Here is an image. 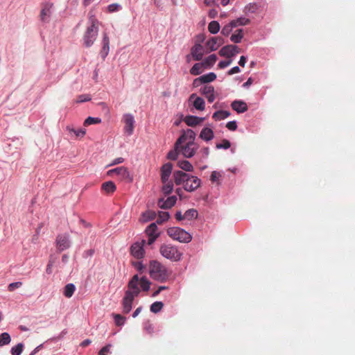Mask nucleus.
<instances>
[{
	"label": "nucleus",
	"mask_w": 355,
	"mask_h": 355,
	"mask_svg": "<svg viewBox=\"0 0 355 355\" xmlns=\"http://www.w3.org/2000/svg\"><path fill=\"white\" fill-rule=\"evenodd\" d=\"M173 165L168 162L164 164L161 168V180L163 183H166L171 174Z\"/></svg>",
	"instance_id": "21"
},
{
	"label": "nucleus",
	"mask_w": 355,
	"mask_h": 355,
	"mask_svg": "<svg viewBox=\"0 0 355 355\" xmlns=\"http://www.w3.org/2000/svg\"><path fill=\"white\" fill-rule=\"evenodd\" d=\"M177 201V197L175 196H171L167 198L166 200L164 198H159L157 202V205L159 208L163 209H170L173 207Z\"/></svg>",
	"instance_id": "17"
},
{
	"label": "nucleus",
	"mask_w": 355,
	"mask_h": 355,
	"mask_svg": "<svg viewBox=\"0 0 355 355\" xmlns=\"http://www.w3.org/2000/svg\"><path fill=\"white\" fill-rule=\"evenodd\" d=\"M232 108L237 113H243L248 110V105L245 102L240 100H235L231 104Z\"/></svg>",
	"instance_id": "25"
},
{
	"label": "nucleus",
	"mask_w": 355,
	"mask_h": 355,
	"mask_svg": "<svg viewBox=\"0 0 355 355\" xmlns=\"http://www.w3.org/2000/svg\"><path fill=\"white\" fill-rule=\"evenodd\" d=\"M24 349V344L21 343H18L15 346H13L10 349L12 355H20Z\"/></svg>",
	"instance_id": "43"
},
{
	"label": "nucleus",
	"mask_w": 355,
	"mask_h": 355,
	"mask_svg": "<svg viewBox=\"0 0 355 355\" xmlns=\"http://www.w3.org/2000/svg\"><path fill=\"white\" fill-rule=\"evenodd\" d=\"M132 266L140 272H143L145 266L141 261H133Z\"/></svg>",
	"instance_id": "51"
},
{
	"label": "nucleus",
	"mask_w": 355,
	"mask_h": 355,
	"mask_svg": "<svg viewBox=\"0 0 355 355\" xmlns=\"http://www.w3.org/2000/svg\"><path fill=\"white\" fill-rule=\"evenodd\" d=\"M170 217L169 212L159 211L158 214V218L157 219L156 224H162L164 222L168 220Z\"/></svg>",
	"instance_id": "37"
},
{
	"label": "nucleus",
	"mask_w": 355,
	"mask_h": 355,
	"mask_svg": "<svg viewBox=\"0 0 355 355\" xmlns=\"http://www.w3.org/2000/svg\"><path fill=\"white\" fill-rule=\"evenodd\" d=\"M201 152L204 157H207L209 154V148L208 147H204L202 148Z\"/></svg>",
	"instance_id": "64"
},
{
	"label": "nucleus",
	"mask_w": 355,
	"mask_h": 355,
	"mask_svg": "<svg viewBox=\"0 0 355 355\" xmlns=\"http://www.w3.org/2000/svg\"><path fill=\"white\" fill-rule=\"evenodd\" d=\"M71 245L69 236L67 234H59L56 239V246L60 252L68 249Z\"/></svg>",
	"instance_id": "13"
},
{
	"label": "nucleus",
	"mask_w": 355,
	"mask_h": 355,
	"mask_svg": "<svg viewBox=\"0 0 355 355\" xmlns=\"http://www.w3.org/2000/svg\"><path fill=\"white\" fill-rule=\"evenodd\" d=\"M243 37V35H237L236 33L232 34L230 37L231 42L234 43H240Z\"/></svg>",
	"instance_id": "52"
},
{
	"label": "nucleus",
	"mask_w": 355,
	"mask_h": 355,
	"mask_svg": "<svg viewBox=\"0 0 355 355\" xmlns=\"http://www.w3.org/2000/svg\"><path fill=\"white\" fill-rule=\"evenodd\" d=\"M122 6L119 3H112L107 6V10L110 12H117L121 10Z\"/></svg>",
	"instance_id": "50"
},
{
	"label": "nucleus",
	"mask_w": 355,
	"mask_h": 355,
	"mask_svg": "<svg viewBox=\"0 0 355 355\" xmlns=\"http://www.w3.org/2000/svg\"><path fill=\"white\" fill-rule=\"evenodd\" d=\"M148 272L152 279L160 282H165L170 275L167 268L156 260L150 261Z\"/></svg>",
	"instance_id": "3"
},
{
	"label": "nucleus",
	"mask_w": 355,
	"mask_h": 355,
	"mask_svg": "<svg viewBox=\"0 0 355 355\" xmlns=\"http://www.w3.org/2000/svg\"><path fill=\"white\" fill-rule=\"evenodd\" d=\"M184 218L187 220H192L193 218H196L198 217V211L194 209H190L185 211Z\"/></svg>",
	"instance_id": "39"
},
{
	"label": "nucleus",
	"mask_w": 355,
	"mask_h": 355,
	"mask_svg": "<svg viewBox=\"0 0 355 355\" xmlns=\"http://www.w3.org/2000/svg\"><path fill=\"white\" fill-rule=\"evenodd\" d=\"M217 60V56L216 54H211L207 57L201 63L205 68L210 69L216 63Z\"/></svg>",
	"instance_id": "28"
},
{
	"label": "nucleus",
	"mask_w": 355,
	"mask_h": 355,
	"mask_svg": "<svg viewBox=\"0 0 355 355\" xmlns=\"http://www.w3.org/2000/svg\"><path fill=\"white\" fill-rule=\"evenodd\" d=\"M99 24L100 22L96 17L89 12L88 25L83 37V45L85 47L89 48L94 44L98 35Z\"/></svg>",
	"instance_id": "2"
},
{
	"label": "nucleus",
	"mask_w": 355,
	"mask_h": 355,
	"mask_svg": "<svg viewBox=\"0 0 355 355\" xmlns=\"http://www.w3.org/2000/svg\"><path fill=\"white\" fill-rule=\"evenodd\" d=\"M201 180L197 176L190 175L189 181L184 184V189L187 192H193L200 187Z\"/></svg>",
	"instance_id": "15"
},
{
	"label": "nucleus",
	"mask_w": 355,
	"mask_h": 355,
	"mask_svg": "<svg viewBox=\"0 0 355 355\" xmlns=\"http://www.w3.org/2000/svg\"><path fill=\"white\" fill-rule=\"evenodd\" d=\"M162 191L165 195H169L173 189V184L171 181H167L166 183H163Z\"/></svg>",
	"instance_id": "42"
},
{
	"label": "nucleus",
	"mask_w": 355,
	"mask_h": 355,
	"mask_svg": "<svg viewBox=\"0 0 355 355\" xmlns=\"http://www.w3.org/2000/svg\"><path fill=\"white\" fill-rule=\"evenodd\" d=\"M241 52V49L236 45L228 44L222 47L218 53L221 57L230 58Z\"/></svg>",
	"instance_id": "8"
},
{
	"label": "nucleus",
	"mask_w": 355,
	"mask_h": 355,
	"mask_svg": "<svg viewBox=\"0 0 355 355\" xmlns=\"http://www.w3.org/2000/svg\"><path fill=\"white\" fill-rule=\"evenodd\" d=\"M67 130L69 131V132L70 133H73L78 137H83L86 134V130L85 128H80L76 130L71 126H67Z\"/></svg>",
	"instance_id": "36"
},
{
	"label": "nucleus",
	"mask_w": 355,
	"mask_h": 355,
	"mask_svg": "<svg viewBox=\"0 0 355 355\" xmlns=\"http://www.w3.org/2000/svg\"><path fill=\"white\" fill-rule=\"evenodd\" d=\"M200 92L206 97L214 92V87L211 85H204L200 88Z\"/></svg>",
	"instance_id": "40"
},
{
	"label": "nucleus",
	"mask_w": 355,
	"mask_h": 355,
	"mask_svg": "<svg viewBox=\"0 0 355 355\" xmlns=\"http://www.w3.org/2000/svg\"><path fill=\"white\" fill-rule=\"evenodd\" d=\"M145 232L148 237V244L149 245L154 243L156 239L160 236V232H159L157 225L155 223H152L149 225Z\"/></svg>",
	"instance_id": "6"
},
{
	"label": "nucleus",
	"mask_w": 355,
	"mask_h": 355,
	"mask_svg": "<svg viewBox=\"0 0 355 355\" xmlns=\"http://www.w3.org/2000/svg\"><path fill=\"white\" fill-rule=\"evenodd\" d=\"M173 178L177 185L182 184L183 188H184L185 183L189 181L190 175L182 171H175L173 172Z\"/></svg>",
	"instance_id": "16"
},
{
	"label": "nucleus",
	"mask_w": 355,
	"mask_h": 355,
	"mask_svg": "<svg viewBox=\"0 0 355 355\" xmlns=\"http://www.w3.org/2000/svg\"><path fill=\"white\" fill-rule=\"evenodd\" d=\"M191 55L192 58L196 60L200 61L202 59L204 55V48L200 44H196L191 49Z\"/></svg>",
	"instance_id": "20"
},
{
	"label": "nucleus",
	"mask_w": 355,
	"mask_h": 355,
	"mask_svg": "<svg viewBox=\"0 0 355 355\" xmlns=\"http://www.w3.org/2000/svg\"><path fill=\"white\" fill-rule=\"evenodd\" d=\"M240 71V68L238 66H235L229 70L228 75H233L234 73H239Z\"/></svg>",
	"instance_id": "59"
},
{
	"label": "nucleus",
	"mask_w": 355,
	"mask_h": 355,
	"mask_svg": "<svg viewBox=\"0 0 355 355\" xmlns=\"http://www.w3.org/2000/svg\"><path fill=\"white\" fill-rule=\"evenodd\" d=\"M199 137L205 141H209L214 137V131L210 128L205 127L202 129Z\"/></svg>",
	"instance_id": "26"
},
{
	"label": "nucleus",
	"mask_w": 355,
	"mask_h": 355,
	"mask_svg": "<svg viewBox=\"0 0 355 355\" xmlns=\"http://www.w3.org/2000/svg\"><path fill=\"white\" fill-rule=\"evenodd\" d=\"M53 4L50 2H45L42 5V9L40 15V20L43 23H49L52 15V8Z\"/></svg>",
	"instance_id": "7"
},
{
	"label": "nucleus",
	"mask_w": 355,
	"mask_h": 355,
	"mask_svg": "<svg viewBox=\"0 0 355 355\" xmlns=\"http://www.w3.org/2000/svg\"><path fill=\"white\" fill-rule=\"evenodd\" d=\"M230 112L227 110H218L213 114L212 118L215 121L223 120L230 116Z\"/></svg>",
	"instance_id": "31"
},
{
	"label": "nucleus",
	"mask_w": 355,
	"mask_h": 355,
	"mask_svg": "<svg viewBox=\"0 0 355 355\" xmlns=\"http://www.w3.org/2000/svg\"><path fill=\"white\" fill-rule=\"evenodd\" d=\"M177 164L179 168L186 172H191L193 170V165L187 160H179Z\"/></svg>",
	"instance_id": "30"
},
{
	"label": "nucleus",
	"mask_w": 355,
	"mask_h": 355,
	"mask_svg": "<svg viewBox=\"0 0 355 355\" xmlns=\"http://www.w3.org/2000/svg\"><path fill=\"white\" fill-rule=\"evenodd\" d=\"M76 290V286L73 284L69 283L67 284L64 288L63 294L66 297H71Z\"/></svg>",
	"instance_id": "32"
},
{
	"label": "nucleus",
	"mask_w": 355,
	"mask_h": 355,
	"mask_svg": "<svg viewBox=\"0 0 355 355\" xmlns=\"http://www.w3.org/2000/svg\"><path fill=\"white\" fill-rule=\"evenodd\" d=\"M205 119V117L188 115L184 117L183 121L188 126L194 127L197 125L202 123Z\"/></svg>",
	"instance_id": "22"
},
{
	"label": "nucleus",
	"mask_w": 355,
	"mask_h": 355,
	"mask_svg": "<svg viewBox=\"0 0 355 355\" xmlns=\"http://www.w3.org/2000/svg\"><path fill=\"white\" fill-rule=\"evenodd\" d=\"M44 347V344H40L37 347H36L29 355H35L36 354L40 349H42Z\"/></svg>",
	"instance_id": "61"
},
{
	"label": "nucleus",
	"mask_w": 355,
	"mask_h": 355,
	"mask_svg": "<svg viewBox=\"0 0 355 355\" xmlns=\"http://www.w3.org/2000/svg\"><path fill=\"white\" fill-rule=\"evenodd\" d=\"M94 253V250H92V249H90V250H86L83 253V257L85 258H87L88 257H92Z\"/></svg>",
	"instance_id": "63"
},
{
	"label": "nucleus",
	"mask_w": 355,
	"mask_h": 355,
	"mask_svg": "<svg viewBox=\"0 0 355 355\" xmlns=\"http://www.w3.org/2000/svg\"><path fill=\"white\" fill-rule=\"evenodd\" d=\"M11 341V337L7 332H3L0 334V347L8 345Z\"/></svg>",
	"instance_id": "35"
},
{
	"label": "nucleus",
	"mask_w": 355,
	"mask_h": 355,
	"mask_svg": "<svg viewBox=\"0 0 355 355\" xmlns=\"http://www.w3.org/2000/svg\"><path fill=\"white\" fill-rule=\"evenodd\" d=\"M193 100V107L199 111H203L205 109V100L199 96H197L196 94H192L189 98V101L191 102Z\"/></svg>",
	"instance_id": "19"
},
{
	"label": "nucleus",
	"mask_w": 355,
	"mask_h": 355,
	"mask_svg": "<svg viewBox=\"0 0 355 355\" xmlns=\"http://www.w3.org/2000/svg\"><path fill=\"white\" fill-rule=\"evenodd\" d=\"M175 217L176 220H178V221H180V220H182L183 219H185L184 218V214L182 215V212L180 211H177L175 213Z\"/></svg>",
	"instance_id": "62"
},
{
	"label": "nucleus",
	"mask_w": 355,
	"mask_h": 355,
	"mask_svg": "<svg viewBox=\"0 0 355 355\" xmlns=\"http://www.w3.org/2000/svg\"><path fill=\"white\" fill-rule=\"evenodd\" d=\"M91 100V98L88 95H80L78 97L77 102L78 103H84Z\"/></svg>",
	"instance_id": "57"
},
{
	"label": "nucleus",
	"mask_w": 355,
	"mask_h": 355,
	"mask_svg": "<svg viewBox=\"0 0 355 355\" xmlns=\"http://www.w3.org/2000/svg\"><path fill=\"white\" fill-rule=\"evenodd\" d=\"M220 24L217 21H211L208 25V31L211 34H216L220 31Z\"/></svg>",
	"instance_id": "33"
},
{
	"label": "nucleus",
	"mask_w": 355,
	"mask_h": 355,
	"mask_svg": "<svg viewBox=\"0 0 355 355\" xmlns=\"http://www.w3.org/2000/svg\"><path fill=\"white\" fill-rule=\"evenodd\" d=\"M202 64L201 62L196 63L190 69L191 74L193 76H197L201 73L202 67Z\"/></svg>",
	"instance_id": "44"
},
{
	"label": "nucleus",
	"mask_w": 355,
	"mask_h": 355,
	"mask_svg": "<svg viewBox=\"0 0 355 355\" xmlns=\"http://www.w3.org/2000/svg\"><path fill=\"white\" fill-rule=\"evenodd\" d=\"M196 137V132L191 129L182 130V135L175 143L176 149H180L186 158L192 157L198 148V145L195 143Z\"/></svg>",
	"instance_id": "1"
},
{
	"label": "nucleus",
	"mask_w": 355,
	"mask_h": 355,
	"mask_svg": "<svg viewBox=\"0 0 355 355\" xmlns=\"http://www.w3.org/2000/svg\"><path fill=\"white\" fill-rule=\"evenodd\" d=\"M123 119L125 123L124 132L127 135L130 136L133 134L135 128V121L134 116L131 114H125Z\"/></svg>",
	"instance_id": "12"
},
{
	"label": "nucleus",
	"mask_w": 355,
	"mask_h": 355,
	"mask_svg": "<svg viewBox=\"0 0 355 355\" xmlns=\"http://www.w3.org/2000/svg\"><path fill=\"white\" fill-rule=\"evenodd\" d=\"M178 150L174 146V149L170 150L167 154V159L171 160H176L178 157Z\"/></svg>",
	"instance_id": "49"
},
{
	"label": "nucleus",
	"mask_w": 355,
	"mask_h": 355,
	"mask_svg": "<svg viewBox=\"0 0 355 355\" xmlns=\"http://www.w3.org/2000/svg\"><path fill=\"white\" fill-rule=\"evenodd\" d=\"M167 234L173 240L188 243L192 240V236L184 229L178 227H169Z\"/></svg>",
	"instance_id": "4"
},
{
	"label": "nucleus",
	"mask_w": 355,
	"mask_h": 355,
	"mask_svg": "<svg viewBox=\"0 0 355 355\" xmlns=\"http://www.w3.org/2000/svg\"><path fill=\"white\" fill-rule=\"evenodd\" d=\"M21 286H22L21 282H16L10 283L8 285V291L12 292V291H15V289L20 288Z\"/></svg>",
	"instance_id": "53"
},
{
	"label": "nucleus",
	"mask_w": 355,
	"mask_h": 355,
	"mask_svg": "<svg viewBox=\"0 0 355 355\" xmlns=\"http://www.w3.org/2000/svg\"><path fill=\"white\" fill-rule=\"evenodd\" d=\"M231 144L227 139H223L221 143L216 144V148L217 149H228L230 148Z\"/></svg>",
	"instance_id": "48"
},
{
	"label": "nucleus",
	"mask_w": 355,
	"mask_h": 355,
	"mask_svg": "<svg viewBox=\"0 0 355 355\" xmlns=\"http://www.w3.org/2000/svg\"><path fill=\"white\" fill-rule=\"evenodd\" d=\"M156 216V213L153 211H148L143 214L142 217L144 222L153 220Z\"/></svg>",
	"instance_id": "46"
},
{
	"label": "nucleus",
	"mask_w": 355,
	"mask_h": 355,
	"mask_svg": "<svg viewBox=\"0 0 355 355\" xmlns=\"http://www.w3.org/2000/svg\"><path fill=\"white\" fill-rule=\"evenodd\" d=\"M112 316L113 317L114 323L116 326L121 327L124 325L126 320V318L124 316L118 313H112Z\"/></svg>",
	"instance_id": "34"
},
{
	"label": "nucleus",
	"mask_w": 355,
	"mask_h": 355,
	"mask_svg": "<svg viewBox=\"0 0 355 355\" xmlns=\"http://www.w3.org/2000/svg\"><path fill=\"white\" fill-rule=\"evenodd\" d=\"M168 287L167 286H160L158 287V289L157 291H155L153 294H152V297H155L156 296H157L162 291L164 290H166L167 289Z\"/></svg>",
	"instance_id": "58"
},
{
	"label": "nucleus",
	"mask_w": 355,
	"mask_h": 355,
	"mask_svg": "<svg viewBox=\"0 0 355 355\" xmlns=\"http://www.w3.org/2000/svg\"><path fill=\"white\" fill-rule=\"evenodd\" d=\"M159 252L164 258L173 261H180L182 256L178 248L171 244H162Z\"/></svg>",
	"instance_id": "5"
},
{
	"label": "nucleus",
	"mask_w": 355,
	"mask_h": 355,
	"mask_svg": "<svg viewBox=\"0 0 355 355\" xmlns=\"http://www.w3.org/2000/svg\"><path fill=\"white\" fill-rule=\"evenodd\" d=\"M233 28H234V27L231 26V22L230 21V23L223 27L221 30V34L225 36H228L232 31Z\"/></svg>",
	"instance_id": "47"
},
{
	"label": "nucleus",
	"mask_w": 355,
	"mask_h": 355,
	"mask_svg": "<svg viewBox=\"0 0 355 355\" xmlns=\"http://www.w3.org/2000/svg\"><path fill=\"white\" fill-rule=\"evenodd\" d=\"M232 63V60H221L219 62L218 66L220 69H225Z\"/></svg>",
	"instance_id": "56"
},
{
	"label": "nucleus",
	"mask_w": 355,
	"mask_h": 355,
	"mask_svg": "<svg viewBox=\"0 0 355 355\" xmlns=\"http://www.w3.org/2000/svg\"><path fill=\"white\" fill-rule=\"evenodd\" d=\"M164 307V303L160 301L155 302L150 305V310L154 313H159Z\"/></svg>",
	"instance_id": "38"
},
{
	"label": "nucleus",
	"mask_w": 355,
	"mask_h": 355,
	"mask_svg": "<svg viewBox=\"0 0 355 355\" xmlns=\"http://www.w3.org/2000/svg\"><path fill=\"white\" fill-rule=\"evenodd\" d=\"M107 175L112 176L115 175L118 176L122 180L131 181L132 179L130 175V173L128 168L124 166L117 167L107 171Z\"/></svg>",
	"instance_id": "9"
},
{
	"label": "nucleus",
	"mask_w": 355,
	"mask_h": 355,
	"mask_svg": "<svg viewBox=\"0 0 355 355\" xmlns=\"http://www.w3.org/2000/svg\"><path fill=\"white\" fill-rule=\"evenodd\" d=\"M135 297L136 296H134L131 293V291L128 290L125 292L124 297L122 300L123 312L124 313H128L132 310V302Z\"/></svg>",
	"instance_id": "10"
},
{
	"label": "nucleus",
	"mask_w": 355,
	"mask_h": 355,
	"mask_svg": "<svg viewBox=\"0 0 355 355\" xmlns=\"http://www.w3.org/2000/svg\"><path fill=\"white\" fill-rule=\"evenodd\" d=\"M139 279V278L138 275H135L128 283L129 290L131 291V293L136 297L139 294L140 292V290L138 287Z\"/></svg>",
	"instance_id": "24"
},
{
	"label": "nucleus",
	"mask_w": 355,
	"mask_h": 355,
	"mask_svg": "<svg viewBox=\"0 0 355 355\" xmlns=\"http://www.w3.org/2000/svg\"><path fill=\"white\" fill-rule=\"evenodd\" d=\"M101 122V119H100L98 117L89 116L85 120L84 125L87 126V125H89L92 124H97V123H100Z\"/></svg>",
	"instance_id": "45"
},
{
	"label": "nucleus",
	"mask_w": 355,
	"mask_h": 355,
	"mask_svg": "<svg viewBox=\"0 0 355 355\" xmlns=\"http://www.w3.org/2000/svg\"><path fill=\"white\" fill-rule=\"evenodd\" d=\"M145 243V240H142L141 242H136L131 245V254L136 259H140L144 257L145 253L144 245Z\"/></svg>",
	"instance_id": "11"
},
{
	"label": "nucleus",
	"mask_w": 355,
	"mask_h": 355,
	"mask_svg": "<svg viewBox=\"0 0 355 355\" xmlns=\"http://www.w3.org/2000/svg\"><path fill=\"white\" fill-rule=\"evenodd\" d=\"M102 49L100 52L101 58L105 60L110 51V39L106 33H103L102 40Z\"/></svg>",
	"instance_id": "23"
},
{
	"label": "nucleus",
	"mask_w": 355,
	"mask_h": 355,
	"mask_svg": "<svg viewBox=\"0 0 355 355\" xmlns=\"http://www.w3.org/2000/svg\"><path fill=\"white\" fill-rule=\"evenodd\" d=\"M226 127L228 130L234 131L237 128V123L236 121H231L227 123Z\"/></svg>",
	"instance_id": "55"
},
{
	"label": "nucleus",
	"mask_w": 355,
	"mask_h": 355,
	"mask_svg": "<svg viewBox=\"0 0 355 355\" xmlns=\"http://www.w3.org/2000/svg\"><path fill=\"white\" fill-rule=\"evenodd\" d=\"M216 78V74L214 72H209L208 73L200 76V77L194 79L193 85L195 87H199L202 84L209 83Z\"/></svg>",
	"instance_id": "14"
},
{
	"label": "nucleus",
	"mask_w": 355,
	"mask_h": 355,
	"mask_svg": "<svg viewBox=\"0 0 355 355\" xmlns=\"http://www.w3.org/2000/svg\"><path fill=\"white\" fill-rule=\"evenodd\" d=\"M141 288L144 291H148L150 288V282L144 276L140 279Z\"/></svg>",
	"instance_id": "41"
},
{
	"label": "nucleus",
	"mask_w": 355,
	"mask_h": 355,
	"mask_svg": "<svg viewBox=\"0 0 355 355\" xmlns=\"http://www.w3.org/2000/svg\"><path fill=\"white\" fill-rule=\"evenodd\" d=\"M224 40L220 37H212L206 42V46L211 51H214L218 48L224 44Z\"/></svg>",
	"instance_id": "18"
},
{
	"label": "nucleus",
	"mask_w": 355,
	"mask_h": 355,
	"mask_svg": "<svg viewBox=\"0 0 355 355\" xmlns=\"http://www.w3.org/2000/svg\"><path fill=\"white\" fill-rule=\"evenodd\" d=\"M231 26L236 28L240 26L248 25L250 23V20L245 17H240L236 19L230 21Z\"/></svg>",
	"instance_id": "29"
},
{
	"label": "nucleus",
	"mask_w": 355,
	"mask_h": 355,
	"mask_svg": "<svg viewBox=\"0 0 355 355\" xmlns=\"http://www.w3.org/2000/svg\"><path fill=\"white\" fill-rule=\"evenodd\" d=\"M124 161V159L123 157H118L114 159L112 162L110 164V166L112 165H116L123 163Z\"/></svg>",
	"instance_id": "60"
},
{
	"label": "nucleus",
	"mask_w": 355,
	"mask_h": 355,
	"mask_svg": "<svg viewBox=\"0 0 355 355\" xmlns=\"http://www.w3.org/2000/svg\"><path fill=\"white\" fill-rule=\"evenodd\" d=\"M220 177L221 174L219 172L214 171H212L211 174L210 180L211 181V182H216Z\"/></svg>",
	"instance_id": "54"
},
{
	"label": "nucleus",
	"mask_w": 355,
	"mask_h": 355,
	"mask_svg": "<svg viewBox=\"0 0 355 355\" xmlns=\"http://www.w3.org/2000/svg\"><path fill=\"white\" fill-rule=\"evenodd\" d=\"M101 189L107 194H111L116 190V187L114 182L107 181L102 184Z\"/></svg>",
	"instance_id": "27"
}]
</instances>
